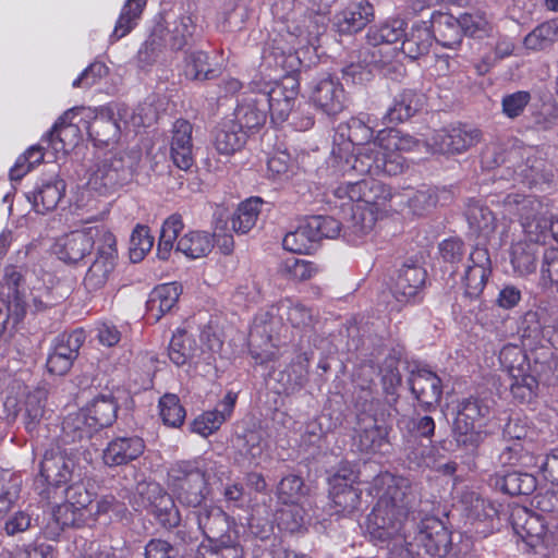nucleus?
Masks as SVG:
<instances>
[{
	"label": "nucleus",
	"instance_id": "f257e3e1",
	"mask_svg": "<svg viewBox=\"0 0 558 558\" xmlns=\"http://www.w3.org/2000/svg\"><path fill=\"white\" fill-rule=\"evenodd\" d=\"M417 142L409 134L395 129L379 131L374 142L363 147L354 156L340 159L339 168L343 172L356 171V174L398 175L407 168L402 151L413 150Z\"/></svg>",
	"mask_w": 558,
	"mask_h": 558
},
{
	"label": "nucleus",
	"instance_id": "f03ea898",
	"mask_svg": "<svg viewBox=\"0 0 558 558\" xmlns=\"http://www.w3.org/2000/svg\"><path fill=\"white\" fill-rule=\"evenodd\" d=\"M389 481L387 489L366 519V531L372 541L388 543L402 537L403 522L408 518L413 495L407 480H395L386 473L376 478L383 484Z\"/></svg>",
	"mask_w": 558,
	"mask_h": 558
},
{
	"label": "nucleus",
	"instance_id": "7ed1b4c3",
	"mask_svg": "<svg viewBox=\"0 0 558 558\" xmlns=\"http://www.w3.org/2000/svg\"><path fill=\"white\" fill-rule=\"evenodd\" d=\"M168 476L177 500L187 508H202L210 496L208 475L194 462L180 461L173 464Z\"/></svg>",
	"mask_w": 558,
	"mask_h": 558
},
{
	"label": "nucleus",
	"instance_id": "20e7f679",
	"mask_svg": "<svg viewBox=\"0 0 558 558\" xmlns=\"http://www.w3.org/2000/svg\"><path fill=\"white\" fill-rule=\"evenodd\" d=\"M488 412V407L476 398L464 399L458 404L452 425L458 447L471 451L478 448L485 438V432L481 430L482 421Z\"/></svg>",
	"mask_w": 558,
	"mask_h": 558
},
{
	"label": "nucleus",
	"instance_id": "39448f33",
	"mask_svg": "<svg viewBox=\"0 0 558 558\" xmlns=\"http://www.w3.org/2000/svg\"><path fill=\"white\" fill-rule=\"evenodd\" d=\"M134 506L135 510L141 508L149 510L166 529H172L180 524V512L171 495L156 482L137 483Z\"/></svg>",
	"mask_w": 558,
	"mask_h": 558
},
{
	"label": "nucleus",
	"instance_id": "423d86ee",
	"mask_svg": "<svg viewBox=\"0 0 558 558\" xmlns=\"http://www.w3.org/2000/svg\"><path fill=\"white\" fill-rule=\"evenodd\" d=\"M271 10L274 16L286 24L287 32L295 37L311 43L324 32V20L308 16L303 0H276Z\"/></svg>",
	"mask_w": 558,
	"mask_h": 558
},
{
	"label": "nucleus",
	"instance_id": "0eeeda50",
	"mask_svg": "<svg viewBox=\"0 0 558 558\" xmlns=\"http://www.w3.org/2000/svg\"><path fill=\"white\" fill-rule=\"evenodd\" d=\"M102 231L110 230L105 226H94L68 232L57 239L53 252L64 264L78 265L101 242Z\"/></svg>",
	"mask_w": 558,
	"mask_h": 558
},
{
	"label": "nucleus",
	"instance_id": "6e6552de",
	"mask_svg": "<svg viewBox=\"0 0 558 558\" xmlns=\"http://www.w3.org/2000/svg\"><path fill=\"white\" fill-rule=\"evenodd\" d=\"M390 415L384 410L377 411L374 415L367 413L359 415L355 445L361 452L385 453L389 450L391 446L389 434L392 427L387 423L386 416L390 417Z\"/></svg>",
	"mask_w": 558,
	"mask_h": 558
},
{
	"label": "nucleus",
	"instance_id": "1a4fd4ad",
	"mask_svg": "<svg viewBox=\"0 0 558 558\" xmlns=\"http://www.w3.org/2000/svg\"><path fill=\"white\" fill-rule=\"evenodd\" d=\"M131 177L130 160L120 153L111 154L96 165L87 184L99 194H108L124 185Z\"/></svg>",
	"mask_w": 558,
	"mask_h": 558
},
{
	"label": "nucleus",
	"instance_id": "9d476101",
	"mask_svg": "<svg viewBox=\"0 0 558 558\" xmlns=\"http://www.w3.org/2000/svg\"><path fill=\"white\" fill-rule=\"evenodd\" d=\"M118 260L117 238L112 231H102L96 246V258L86 271L84 286L89 291L101 289L108 281Z\"/></svg>",
	"mask_w": 558,
	"mask_h": 558
},
{
	"label": "nucleus",
	"instance_id": "9b49d317",
	"mask_svg": "<svg viewBox=\"0 0 558 558\" xmlns=\"http://www.w3.org/2000/svg\"><path fill=\"white\" fill-rule=\"evenodd\" d=\"M414 539L437 558H446L453 548L451 531L436 517H426L416 524Z\"/></svg>",
	"mask_w": 558,
	"mask_h": 558
},
{
	"label": "nucleus",
	"instance_id": "f8f14e48",
	"mask_svg": "<svg viewBox=\"0 0 558 558\" xmlns=\"http://www.w3.org/2000/svg\"><path fill=\"white\" fill-rule=\"evenodd\" d=\"M345 129L348 132V143H345L343 146H339L338 148L332 149L331 166L342 175H350L352 173H356V171L352 170L343 172L339 168L340 159L344 161L347 158L356 155L361 148L372 144L374 142L372 141L374 131L369 125L368 117H352L345 123Z\"/></svg>",
	"mask_w": 558,
	"mask_h": 558
},
{
	"label": "nucleus",
	"instance_id": "ddd939ff",
	"mask_svg": "<svg viewBox=\"0 0 558 558\" xmlns=\"http://www.w3.org/2000/svg\"><path fill=\"white\" fill-rule=\"evenodd\" d=\"M468 260L463 277L465 290L461 298V303L465 306L468 303L478 300L492 272L489 253L485 247H474Z\"/></svg>",
	"mask_w": 558,
	"mask_h": 558
},
{
	"label": "nucleus",
	"instance_id": "4468645a",
	"mask_svg": "<svg viewBox=\"0 0 558 558\" xmlns=\"http://www.w3.org/2000/svg\"><path fill=\"white\" fill-rule=\"evenodd\" d=\"M78 114L89 118L92 110L85 107H74L66 110L43 137V141L47 142L57 153H65L74 147L80 140V125L78 122H74Z\"/></svg>",
	"mask_w": 558,
	"mask_h": 558
},
{
	"label": "nucleus",
	"instance_id": "2eb2a0df",
	"mask_svg": "<svg viewBox=\"0 0 558 558\" xmlns=\"http://www.w3.org/2000/svg\"><path fill=\"white\" fill-rule=\"evenodd\" d=\"M195 514L198 527L213 545L231 544L235 539L230 518L220 507L204 505Z\"/></svg>",
	"mask_w": 558,
	"mask_h": 558
},
{
	"label": "nucleus",
	"instance_id": "dca6fc26",
	"mask_svg": "<svg viewBox=\"0 0 558 558\" xmlns=\"http://www.w3.org/2000/svg\"><path fill=\"white\" fill-rule=\"evenodd\" d=\"M255 87H257V82L253 81L251 93L241 98L233 113V121L247 133L262 128L268 114L267 98L265 95H259Z\"/></svg>",
	"mask_w": 558,
	"mask_h": 558
},
{
	"label": "nucleus",
	"instance_id": "f3484780",
	"mask_svg": "<svg viewBox=\"0 0 558 558\" xmlns=\"http://www.w3.org/2000/svg\"><path fill=\"white\" fill-rule=\"evenodd\" d=\"M481 137L478 129L457 126L436 131L430 137V146L440 154H461L476 145Z\"/></svg>",
	"mask_w": 558,
	"mask_h": 558
},
{
	"label": "nucleus",
	"instance_id": "a211bd4d",
	"mask_svg": "<svg viewBox=\"0 0 558 558\" xmlns=\"http://www.w3.org/2000/svg\"><path fill=\"white\" fill-rule=\"evenodd\" d=\"M311 100L326 116L336 117L344 110L347 99L341 83L328 75L314 85Z\"/></svg>",
	"mask_w": 558,
	"mask_h": 558
},
{
	"label": "nucleus",
	"instance_id": "6ab92c4d",
	"mask_svg": "<svg viewBox=\"0 0 558 558\" xmlns=\"http://www.w3.org/2000/svg\"><path fill=\"white\" fill-rule=\"evenodd\" d=\"M84 342V333L74 330L69 335H62L56 344L53 352L47 360V369L50 374L64 376L71 369L78 356V350Z\"/></svg>",
	"mask_w": 558,
	"mask_h": 558
},
{
	"label": "nucleus",
	"instance_id": "aec40b11",
	"mask_svg": "<svg viewBox=\"0 0 558 558\" xmlns=\"http://www.w3.org/2000/svg\"><path fill=\"white\" fill-rule=\"evenodd\" d=\"M426 270L418 264L404 263L398 271L392 294L400 304L415 302L426 282Z\"/></svg>",
	"mask_w": 558,
	"mask_h": 558
},
{
	"label": "nucleus",
	"instance_id": "412c9836",
	"mask_svg": "<svg viewBox=\"0 0 558 558\" xmlns=\"http://www.w3.org/2000/svg\"><path fill=\"white\" fill-rule=\"evenodd\" d=\"M408 381L411 392L425 411H429L439 404L442 396V385L441 379L435 373L418 369L411 373Z\"/></svg>",
	"mask_w": 558,
	"mask_h": 558
},
{
	"label": "nucleus",
	"instance_id": "4be33fe9",
	"mask_svg": "<svg viewBox=\"0 0 558 558\" xmlns=\"http://www.w3.org/2000/svg\"><path fill=\"white\" fill-rule=\"evenodd\" d=\"M193 126L183 119L173 123L170 141V157L173 163L181 170L187 171L194 165L193 154Z\"/></svg>",
	"mask_w": 558,
	"mask_h": 558
},
{
	"label": "nucleus",
	"instance_id": "5701e85b",
	"mask_svg": "<svg viewBox=\"0 0 558 558\" xmlns=\"http://www.w3.org/2000/svg\"><path fill=\"white\" fill-rule=\"evenodd\" d=\"M374 19V8L367 0L350 3L333 19V26L340 34H353L363 29Z\"/></svg>",
	"mask_w": 558,
	"mask_h": 558
},
{
	"label": "nucleus",
	"instance_id": "b1692460",
	"mask_svg": "<svg viewBox=\"0 0 558 558\" xmlns=\"http://www.w3.org/2000/svg\"><path fill=\"white\" fill-rule=\"evenodd\" d=\"M508 520L513 532L531 546H535V543L545 534L542 518L525 507H512Z\"/></svg>",
	"mask_w": 558,
	"mask_h": 558
},
{
	"label": "nucleus",
	"instance_id": "393cba45",
	"mask_svg": "<svg viewBox=\"0 0 558 558\" xmlns=\"http://www.w3.org/2000/svg\"><path fill=\"white\" fill-rule=\"evenodd\" d=\"M74 461L62 451H47L40 462V476L50 487L59 488L72 478Z\"/></svg>",
	"mask_w": 558,
	"mask_h": 558
},
{
	"label": "nucleus",
	"instance_id": "a878e982",
	"mask_svg": "<svg viewBox=\"0 0 558 558\" xmlns=\"http://www.w3.org/2000/svg\"><path fill=\"white\" fill-rule=\"evenodd\" d=\"M144 450L145 444L141 437H118L108 444L102 458L108 466H119L136 460Z\"/></svg>",
	"mask_w": 558,
	"mask_h": 558
},
{
	"label": "nucleus",
	"instance_id": "bb28decb",
	"mask_svg": "<svg viewBox=\"0 0 558 558\" xmlns=\"http://www.w3.org/2000/svg\"><path fill=\"white\" fill-rule=\"evenodd\" d=\"M85 123L89 137L97 146H109L117 143L120 137V125L112 110L108 108L100 109L90 122Z\"/></svg>",
	"mask_w": 558,
	"mask_h": 558
},
{
	"label": "nucleus",
	"instance_id": "cd10ccee",
	"mask_svg": "<svg viewBox=\"0 0 558 558\" xmlns=\"http://www.w3.org/2000/svg\"><path fill=\"white\" fill-rule=\"evenodd\" d=\"M235 401L236 395L228 392L215 410L204 412L191 423V430L203 437L209 436L231 415Z\"/></svg>",
	"mask_w": 558,
	"mask_h": 558
},
{
	"label": "nucleus",
	"instance_id": "c85d7f7f",
	"mask_svg": "<svg viewBox=\"0 0 558 558\" xmlns=\"http://www.w3.org/2000/svg\"><path fill=\"white\" fill-rule=\"evenodd\" d=\"M405 35V22L403 20L393 19L387 21L378 27L371 28L367 33V41L374 46L375 49L372 51V59L369 63L375 65H384L389 62L388 58L378 59L377 54H381V49L376 47L387 44L391 45L403 38Z\"/></svg>",
	"mask_w": 558,
	"mask_h": 558
},
{
	"label": "nucleus",
	"instance_id": "c756f323",
	"mask_svg": "<svg viewBox=\"0 0 558 558\" xmlns=\"http://www.w3.org/2000/svg\"><path fill=\"white\" fill-rule=\"evenodd\" d=\"M489 486L510 496L531 495L537 486V480L527 472L495 473L488 480Z\"/></svg>",
	"mask_w": 558,
	"mask_h": 558
},
{
	"label": "nucleus",
	"instance_id": "7c9ffc66",
	"mask_svg": "<svg viewBox=\"0 0 558 558\" xmlns=\"http://www.w3.org/2000/svg\"><path fill=\"white\" fill-rule=\"evenodd\" d=\"M424 95L413 89H404L393 99L392 105L384 116V122L401 123L412 118L424 106Z\"/></svg>",
	"mask_w": 558,
	"mask_h": 558
},
{
	"label": "nucleus",
	"instance_id": "2f4dec72",
	"mask_svg": "<svg viewBox=\"0 0 558 558\" xmlns=\"http://www.w3.org/2000/svg\"><path fill=\"white\" fill-rule=\"evenodd\" d=\"M95 429L92 427L88 418L81 411L70 413L62 422L59 441L62 446H70V450H75L77 445L90 439Z\"/></svg>",
	"mask_w": 558,
	"mask_h": 558
},
{
	"label": "nucleus",
	"instance_id": "473e14b6",
	"mask_svg": "<svg viewBox=\"0 0 558 558\" xmlns=\"http://www.w3.org/2000/svg\"><path fill=\"white\" fill-rule=\"evenodd\" d=\"M198 25L196 16L187 13L178 15L166 28V38L171 51H180L194 41Z\"/></svg>",
	"mask_w": 558,
	"mask_h": 558
},
{
	"label": "nucleus",
	"instance_id": "72a5a7b5",
	"mask_svg": "<svg viewBox=\"0 0 558 558\" xmlns=\"http://www.w3.org/2000/svg\"><path fill=\"white\" fill-rule=\"evenodd\" d=\"M64 191V181L54 177L48 181H43L32 195H27V198L32 202L36 213L46 214L57 207Z\"/></svg>",
	"mask_w": 558,
	"mask_h": 558
},
{
	"label": "nucleus",
	"instance_id": "f704fd0d",
	"mask_svg": "<svg viewBox=\"0 0 558 558\" xmlns=\"http://www.w3.org/2000/svg\"><path fill=\"white\" fill-rule=\"evenodd\" d=\"M247 136V132L233 120L223 121L215 132L214 145L219 154L230 156L244 147Z\"/></svg>",
	"mask_w": 558,
	"mask_h": 558
},
{
	"label": "nucleus",
	"instance_id": "c9c22d12",
	"mask_svg": "<svg viewBox=\"0 0 558 558\" xmlns=\"http://www.w3.org/2000/svg\"><path fill=\"white\" fill-rule=\"evenodd\" d=\"M377 219L378 211H376V208L357 204L352 208V216L344 227L343 236L349 242L356 243L373 231Z\"/></svg>",
	"mask_w": 558,
	"mask_h": 558
},
{
	"label": "nucleus",
	"instance_id": "e433bc0d",
	"mask_svg": "<svg viewBox=\"0 0 558 558\" xmlns=\"http://www.w3.org/2000/svg\"><path fill=\"white\" fill-rule=\"evenodd\" d=\"M118 404L111 396H98L95 398L89 405L82 409L88 422L95 432L109 427L113 424L117 418Z\"/></svg>",
	"mask_w": 558,
	"mask_h": 558
},
{
	"label": "nucleus",
	"instance_id": "4c0bfd02",
	"mask_svg": "<svg viewBox=\"0 0 558 558\" xmlns=\"http://www.w3.org/2000/svg\"><path fill=\"white\" fill-rule=\"evenodd\" d=\"M544 247L532 241H519L512 244L510 262L514 272L520 276L532 274L536 269L537 257Z\"/></svg>",
	"mask_w": 558,
	"mask_h": 558
},
{
	"label": "nucleus",
	"instance_id": "58836bf2",
	"mask_svg": "<svg viewBox=\"0 0 558 558\" xmlns=\"http://www.w3.org/2000/svg\"><path fill=\"white\" fill-rule=\"evenodd\" d=\"M432 36L444 47L454 48L462 41L459 19L449 13H438L432 20Z\"/></svg>",
	"mask_w": 558,
	"mask_h": 558
},
{
	"label": "nucleus",
	"instance_id": "ea45409f",
	"mask_svg": "<svg viewBox=\"0 0 558 558\" xmlns=\"http://www.w3.org/2000/svg\"><path fill=\"white\" fill-rule=\"evenodd\" d=\"M182 288L177 282L161 284L155 288L146 302V310L151 314H167L174 310Z\"/></svg>",
	"mask_w": 558,
	"mask_h": 558
},
{
	"label": "nucleus",
	"instance_id": "a19ab883",
	"mask_svg": "<svg viewBox=\"0 0 558 558\" xmlns=\"http://www.w3.org/2000/svg\"><path fill=\"white\" fill-rule=\"evenodd\" d=\"M48 391L36 388L27 393L24 401L23 423L28 433H33L43 422L46 414Z\"/></svg>",
	"mask_w": 558,
	"mask_h": 558
},
{
	"label": "nucleus",
	"instance_id": "79ce46f5",
	"mask_svg": "<svg viewBox=\"0 0 558 558\" xmlns=\"http://www.w3.org/2000/svg\"><path fill=\"white\" fill-rule=\"evenodd\" d=\"M497 460L501 466L529 468L535 464V458L531 451V442L504 441L498 449Z\"/></svg>",
	"mask_w": 558,
	"mask_h": 558
},
{
	"label": "nucleus",
	"instance_id": "37998d69",
	"mask_svg": "<svg viewBox=\"0 0 558 558\" xmlns=\"http://www.w3.org/2000/svg\"><path fill=\"white\" fill-rule=\"evenodd\" d=\"M432 43L433 36L429 28L424 24H416L405 33L401 50L408 58L415 60L429 51Z\"/></svg>",
	"mask_w": 558,
	"mask_h": 558
},
{
	"label": "nucleus",
	"instance_id": "c03bdc74",
	"mask_svg": "<svg viewBox=\"0 0 558 558\" xmlns=\"http://www.w3.org/2000/svg\"><path fill=\"white\" fill-rule=\"evenodd\" d=\"M214 247V240L207 232L191 231L181 236L175 250L186 257L196 259L206 256Z\"/></svg>",
	"mask_w": 558,
	"mask_h": 558
},
{
	"label": "nucleus",
	"instance_id": "a18cd8bd",
	"mask_svg": "<svg viewBox=\"0 0 558 558\" xmlns=\"http://www.w3.org/2000/svg\"><path fill=\"white\" fill-rule=\"evenodd\" d=\"M262 204L259 197L242 202L231 217V229L240 234L247 233L257 222Z\"/></svg>",
	"mask_w": 558,
	"mask_h": 558
},
{
	"label": "nucleus",
	"instance_id": "49530a36",
	"mask_svg": "<svg viewBox=\"0 0 558 558\" xmlns=\"http://www.w3.org/2000/svg\"><path fill=\"white\" fill-rule=\"evenodd\" d=\"M147 0H126L123 4L111 38L119 40L126 36L136 25Z\"/></svg>",
	"mask_w": 558,
	"mask_h": 558
},
{
	"label": "nucleus",
	"instance_id": "de8ad7c7",
	"mask_svg": "<svg viewBox=\"0 0 558 558\" xmlns=\"http://www.w3.org/2000/svg\"><path fill=\"white\" fill-rule=\"evenodd\" d=\"M167 48L169 46L166 38V28L157 25L137 51V61L143 66L151 65Z\"/></svg>",
	"mask_w": 558,
	"mask_h": 558
},
{
	"label": "nucleus",
	"instance_id": "09e8293b",
	"mask_svg": "<svg viewBox=\"0 0 558 558\" xmlns=\"http://www.w3.org/2000/svg\"><path fill=\"white\" fill-rule=\"evenodd\" d=\"M316 242V238L313 231L310 230V222L306 218L295 230L284 235L282 246L284 250L292 253L310 254Z\"/></svg>",
	"mask_w": 558,
	"mask_h": 558
},
{
	"label": "nucleus",
	"instance_id": "8fccbe9b",
	"mask_svg": "<svg viewBox=\"0 0 558 558\" xmlns=\"http://www.w3.org/2000/svg\"><path fill=\"white\" fill-rule=\"evenodd\" d=\"M466 219L470 229L484 238L490 236L496 229V218L493 211L483 205H470L466 210Z\"/></svg>",
	"mask_w": 558,
	"mask_h": 558
},
{
	"label": "nucleus",
	"instance_id": "3c124183",
	"mask_svg": "<svg viewBox=\"0 0 558 558\" xmlns=\"http://www.w3.org/2000/svg\"><path fill=\"white\" fill-rule=\"evenodd\" d=\"M558 40V20H550L535 27L524 38L526 49L538 51L550 47Z\"/></svg>",
	"mask_w": 558,
	"mask_h": 558
},
{
	"label": "nucleus",
	"instance_id": "603ef678",
	"mask_svg": "<svg viewBox=\"0 0 558 558\" xmlns=\"http://www.w3.org/2000/svg\"><path fill=\"white\" fill-rule=\"evenodd\" d=\"M330 496L338 512L351 513L361 502V492L350 483L332 484Z\"/></svg>",
	"mask_w": 558,
	"mask_h": 558
},
{
	"label": "nucleus",
	"instance_id": "864d4df0",
	"mask_svg": "<svg viewBox=\"0 0 558 558\" xmlns=\"http://www.w3.org/2000/svg\"><path fill=\"white\" fill-rule=\"evenodd\" d=\"M279 271L288 279L306 281L313 278L319 269L313 262L289 257L280 264Z\"/></svg>",
	"mask_w": 558,
	"mask_h": 558
},
{
	"label": "nucleus",
	"instance_id": "5fc2aeb1",
	"mask_svg": "<svg viewBox=\"0 0 558 558\" xmlns=\"http://www.w3.org/2000/svg\"><path fill=\"white\" fill-rule=\"evenodd\" d=\"M183 229V221L181 216L172 215L163 222L160 230V238L158 242V255L162 259H167L179 233Z\"/></svg>",
	"mask_w": 558,
	"mask_h": 558
},
{
	"label": "nucleus",
	"instance_id": "6e6d98bb",
	"mask_svg": "<svg viewBox=\"0 0 558 558\" xmlns=\"http://www.w3.org/2000/svg\"><path fill=\"white\" fill-rule=\"evenodd\" d=\"M185 76L194 81L215 77V70L209 66L208 56L204 51H193L185 57Z\"/></svg>",
	"mask_w": 558,
	"mask_h": 558
},
{
	"label": "nucleus",
	"instance_id": "4d7b16f0",
	"mask_svg": "<svg viewBox=\"0 0 558 558\" xmlns=\"http://www.w3.org/2000/svg\"><path fill=\"white\" fill-rule=\"evenodd\" d=\"M160 416L167 426L180 427L185 420V409L177 395L166 393L159 400Z\"/></svg>",
	"mask_w": 558,
	"mask_h": 558
},
{
	"label": "nucleus",
	"instance_id": "13d9d810",
	"mask_svg": "<svg viewBox=\"0 0 558 558\" xmlns=\"http://www.w3.org/2000/svg\"><path fill=\"white\" fill-rule=\"evenodd\" d=\"M154 245V236L149 228L137 225L130 239V258L133 263L141 262Z\"/></svg>",
	"mask_w": 558,
	"mask_h": 558
},
{
	"label": "nucleus",
	"instance_id": "bf43d9fd",
	"mask_svg": "<svg viewBox=\"0 0 558 558\" xmlns=\"http://www.w3.org/2000/svg\"><path fill=\"white\" fill-rule=\"evenodd\" d=\"M363 205L372 206L378 211L392 197L391 189L380 181L366 179Z\"/></svg>",
	"mask_w": 558,
	"mask_h": 558
},
{
	"label": "nucleus",
	"instance_id": "052dcab7",
	"mask_svg": "<svg viewBox=\"0 0 558 558\" xmlns=\"http://www.w3.org/2000/svg\"><path fill=\"white\" fill-rule=\"evenodd\" d=\"M499 361L508 371L509 375L531 368L525 352L519 345L514 344H507L501 349Z\"/></svg>",
	"mask_w": 558,
	"mask_h": 558
},
{
	"label": "nucleus",
	"instance_id": "680f3d73",
	"mask_svg": "<svg viewBox=\"0 0 558 558\" xmlns=\"http://www.w3.org/2000/svg\"><path fill=\"white\" fill-rule=\"evenodd\" d=\"M194 354L193 341L185 336V330H178L169 344V357L178 366L184 365Z\"/></svg>",
	"mask_w": 558,
	"mask_h": 558
},
{
	"label": "nucleus",
	"instance_id": "e2e57ef3",
	"mask_svg": "<svg viewBox=\"0 0 558 558\" xmlns=\"http://www.w3.org/2000/svg\"><path fill=\"white\" fill-rule=\"evenodd\" d=\"M462 35L483 38L492 32V25L482 13H464L459 17Z\"/></svg>",
	"mask_w": 558,
	"mask_h": 558
},
{
	"label": "nucleus",
	"instance_id": "0e129e2a",
	"mask_svg": "<svg viewBox=\"0 0 558 558\" xmlns=\"http://www.w3.org/2000/svg\"><path fill=\"white\" fill-rule=\"evenodd\" d=\"M307 220L317 242L324 238L336 239L341 233L342 225L333 217L312 216Z\"/></svg>",
	"mask_w": 558,
	"mask_h": 558
},
{
	"label": "nucleus",
	"instance_id": "69168bd1",
	"mask_svg": "<svg viewBox=\"0 0 558 558\" xmlns=\"http://www.w3.org/2000/svg\"><path fill=\"white\" fill-rule=\"evenodd\" d=\"M305 494L304 482L298 475H288L278 485V495L283 504H296Z\"/></svg>",
	"mask_w": 558,
	"mask_h": 558
},
{
	"label": "nucleus",
	"instance_id": "338daca9",
	"mask_svg": "<svg viewBox=\"0 0 558 558\" xmlns=\"http://www.w3.org/2000/svg\"><path fill=\"white\" fill-rule=\"evenodd\" d=\"M438 197L433 189H422L412 192L408 198V207L415 216H424L437 204Z\"/></svg>",
	"mask_w": 558,
	"mask_h": 558
},
{
	"label": "nucleus",
	"instance_id": "774afa93",
	"mask_svg": "<svg viewBox=\"0 0 558 558\" xmlns=\"http://www.w3.org/2000/svg\"><path fill=\"white\" fill-rule=\"evenodd\" d=\"M66 505L82 512L88 511L92 506V494L81 482L74 483L64 489Z\"/></svg>",
	"mask_w": 558,
	"mask_h": 558
}]
</instances>
